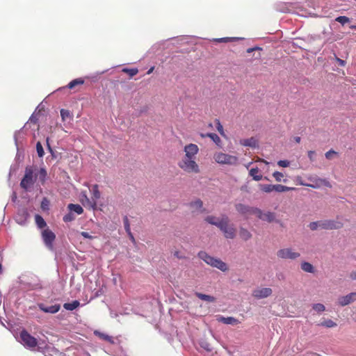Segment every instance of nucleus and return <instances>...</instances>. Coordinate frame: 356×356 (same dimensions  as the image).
<instances>
[{
    "instance_id": "obj_32",
    "label": "nucleus",
    "mask_w": 356,
    "mask_h": 356,
    "mask_svg": "<svg viewBox=\"0 0 356 356\" xmlns=\"http://www.w3.org/2000/svg\"><path fill=\"white\" fill-rule=\"evenodd\" d=\"M319 326L325 327H334L337 326V323L331 319H326L318 324Z\"/></svg>"
},
{
    "instance_id": "obj_49",
    "label": "nucleus",
    "mask_w": 356,
    "mask_h": 356,
    "mask_svg": "<svg viewBox=\"0 0 356 356\" xmlns=\"http://www.w3.org/2000/svg\"><path fill=\"white\" fill-rule=\"evenodd\" d=\"M200 346H201V347H202V348H204V350H206L207 351L210 352V351H211V350H212V348H211V345H210L209 343L206 342V341H203V342H202V343H201V344H200Z\"/></svg>"
},
{
    "instance_id": "obj_51",
    "label": "nucleus",
    "mask_w": 356,
    "mask_h": 356,
    "mask_svg": "<svg viewBox=\"0 0 356 356\" xmlns=\"http://www.w3.org/2000/svg\"><path fill=\"white\" fill-rule=\"evenodd\" d=\"M60 115L63 118V120H65L66 118H67L70 115L69 111L62 109L60 111Z\"/></svg>"
},
{
    "instance_id": "obj_11",
    "label": "nucleus",
    "mask_w": 356,
    "mask_h": 356,
    "mask_svg": "<svg viewBox=\"0 0 356 356\" xmlns=\"http://www.w3.org/2000/svg\"><path fill=\"white\" fill-rule=\"evenodd\" d=\"M356 300V292L350 293L346 296H339L337 304L341 307L348 305Z\"/></svg>"
},
{
    "instance_id": "obj_42",
    "label": "nucleus",
    "mask_w": 356,
    "mask_h": 356,
    "mask_svg": "<svg viewBox=\"0 0 356 356\" xmlns=\"http://www.w3.org/2000/svg\"><path fill=\"white\" fill-rule=\"evenodd\" d=\"M74 218H75L74 214L72 211H69V213L65 214L63 216V221L65 222H71V221L74 220Z\"/></svg>"
},
{
    "instance_id": "obj_22",
    "label": "nucleus",
    "mask_w": 356,
    "mask_h": 356,
    "mask_svg": "<svg viewBox=\"0 0 356 356\" xmlns=\"http://www.w3.org/2000/svg\"><path fill=\"white\" fill-rule=\"evenodd\" d=\"M190 207L192 209L193 211L197 212H203V202L200 200L197 199L195 201H193L190 203Z\"/></svg>"
},
{
    "instance_id": "obj_64",
    "label": "nucleus",
    "mask_w": 356,
    "mask_h": 356,
    "mask_svg": "<svg viewBox=\"0 0 356 356\" xmlns=\"http://www.w3.org/2000/svg\"><path fill=\"white\" fill-rule=\"evenodd\" d=\"M154 69V67H152L151 68H149V70L147 71V74H150L153 72Z\"/></svg>"
},
{
    "instance_id": "obj_36",
    "label": "nucleus",
    "mask_w": 356,
    "mask_h": 356,
    "mask_svg": "<svg viewBox=\"0 0 356 356\" xmlns=\"http://www.w3.org/2000/svg\"><path fill=\"white\" fill-rule=\"evenodd\" d=\"M312 309L317 313H321L325 311V307L321 303H315L312 305Z\"/></svg>"
},
{
    "instance_id": "obj_45",
    "label": "nucleus",
    "mask_w": 356,
    "mask_h": 356,
    "mask_svg": "<svg viewBox=\"0 0 356 356\" xmlns=\"http://www.w3.org/2000/svg\"><path fill=\"white\" fill-rule=\"evenodd\" d=\"M335 20L342 25H344L345 24L350 22L349 18L346 16H339L337 17Z\"/></svg>"
},
{
    "instance_id": "obj_14",
    "label": "nucleus",
    "mask_w": 356,
    "mask_h": 356,
    "mask_svg": "<svg viewBox=\"0 0 356 356\" xmlns=\"http://www.w3.org/2000/svg\"><path fill=\"white\" fill-rule=\"evenodd\" d=\"M273 293L270 288H257L252 291V296L257 299L266 298L270 296Z\"/></svg>"
},
{
    "instance_id": "obj_43",
    "label": "nucleus",
    "mask_w": 356,
    "mask_h": 356,
    "mask_svg": "<svg viewBox=\"0 0 356 356\" xmlns=\"http://www.w3.org/2000/svg\"><path fill=\"white\" fill-rule=\"evenodd\" d=\"M36 151L39 157H42L44 154L43 147L40 142L36 143Z\"/></svg>"
},
{
    "instance_id": "obj_15",
    "label": "nucleus",
    "mask_w": 356,
    "mask_h": 356,
    "mask_svg": "<svg viewBox=\"0 0 356 356\" xmlns=\"http://www.w3.org/2000/svg\"><path fill=\"white\" fill-rule=\"evenodd\" d=\"M85 81L83 78H78L70 81L67 86H63L57 89L56 92L65 91L67 89L74 90L76 88L81 86L84 83Z\"/></svg>"
},
{
    "instance_id": "obj_25",
    "label": "nucleus",
    "mask_w": 356,
    "mask_h": 356,
    "mask_svg": "<svg viewBox=\"0 0 356 356\" xmlns=\"http://www.w3.org/2000/svg\"><path fill=\"white\" fill-rule=\"evenodd\" d=\"M94 334L102 340L106 341L109 342L110 343H114V340H113V337L105 334V333L95 330L94 332Z\"/></svg>"
},
{
    "instance_id": "obj_23",
    "label": "nucleus",
    "mask_w": 356,
    "mask_h": 356,
    "mask_svg": "<svg viewBox=\"0 0 356 356\" xmlns=\"http://www.w3.org/2000/svg\"><path fill=\"white\" fill-rule=\"evenodd\" d=\"M300 268L305 273H314L315 272L314 266L307 261H302L300 264Z\"/></svg>"
},
{
    "instance_id": "obj_2",
    "label": "nucleus",
    "mask_w": 356,
    "mask_h": 356,
    "mask_svg": "<svg viewBox=\"0 0 356 356\" xmlns=\"http://www.w3.org/2000/svg\"><path fill=\"white\" fill-rule=\"evenodd\" d=\"M198 257L204 261L207 264L216 268L222 272H226L229 268L227 264L221 259L209 255L204 251H200L197 254Z\"/></svg>"
},
{
    "instance_id": "obj_4",
    "label": "nucleus",
    "mask_w": 356,
    "mask_h": 356,
    "mask_svg": "<svg viewBox=\"0 0 356 356\" xmlns=\"http://www.w3.org/2000/svg\"><path fill=\"white\" fill-rule=\"evenodd\" d=\"M19 340L26 348L31 350L36 347L38 348V346H41L40 343H38L36 339L26 330H22L20 332Z\"/></svg>"
},
{
    "instance_id": "obj_62",
    "label": "nucleus",
    "mask_w": 356,
    "mask_h": 356,
    "mask_svg": "<svg viewBox=\"0 0 356 356\" xmlns=\"http://www.w3.org/2000/svg\"><path fill=\"white\" fill-rule=\"evenodd\" d=\"M16 199H17V194H16V193L13 192V195H12V200L13 202H15Z\"/></svg>"
},
{
    "instance_id": "obj_40",
    "label": "nucleus",
    "mask_w": 356,
    "mask_h": 356,
    "mask_svg": "<svg viewBox=\"0 0 356 356\" xmlns=\"http://www.w3.org/2000/svg\"><path fill=\"white\" fill-rule=\"evenodd\" d=\"M122 72L128 74L130 77H133L138 74V70L137 68H124Z\"/></svg>"
},
{
    "instance_id": "obj_53",
    "label": "nucleus",
    "mask_w": 356,
    "mask_h": 356,
    "mask_svg": "<svg viewBox=\"0 0 356 356\" xmlns=\"http://www.w3.org/2000/svg\"><path fill=\"white\" fill-rule=\"evenodd\" d=\"M234 38H221L215 39V40L218 42H229V41L232 40Z\"/></svg>"
},
{
    "instance_id": "obj_59",
    "label": "nucleus",
    "mask_w": 356,
    "mask_h": 356,
    "mask_svg": "<svg viewBox=\"0 0 356 356\" xmlns=\"http://www.w3.org/2000/svg\"><path fill=\"white\" fill-rule=\"evenodd\" d=\"M304 356H322L321 355L316 353H306L304 355Z\"/></svg>"
},
{
    "instance_id": "obj_24",
    "label": "nucleus",
    "mask_w": 356,
    "mask_h": 356,
    "mask_svg": "<svg viewBox=\"0 0 356 356\" xmlns=\"http://www.w3.org/2000/svg\"><path fill=\"white\" fill-rule=\"evenodd\" d=\"M69 211H72L74 214L80 215L83 213V209L79 204H69L67 206Z\"/></svg>"
},
{
    "instance_id": "obj_31",
    "label": "nucleus",
    "mask_w": 356,
    "mask_h": 356,
    "mask_svg": "<svg viewBox=\"0 0 356 356\" xmlns=\"http://www.w3.org/2000/svg\"><path fill=\"white\" fill-rule=\"evenodd\" d=\"M293 190H295V188L292 187H289L281 184L274 185V191H275L276 192L282 193Z\"/></svg>"
},
{
    "instance_id": "obj_41",
    "label": "nucleus",
    "mask_w": 356,
    "mask_h": 356,
    "mask_svg": "<svg viewBox=\"0 0 356 356\" xmlns=\"http://www.w3.org/2000/svg\"><path fill=\"white\" fill-rule=\"evenodd\" d=\"M260 188L266 193H270L273 191H274V185H272V184L260 185Z\"/></svg>"
},
{
    "instance_id": "obj_50",
    "label": "nucleus",
    "mask_w": 356,
    "mask_h": 356,
    "mask_svg": "<svg viewBox=\"0 0 356 356\" xmlns=\"http://www.w3.org/2000/svg\"><path fill=\"white\" fill-rule=\"evenodd\" d=\"M290 162L287 160H280L277 162V165L282 168H286L289 165Z\"/></svg>"
},
{
    "instance_id": "obj_33",
    "label": "nucleus",
    "mask_w": 356,
    "mask_h": 356,
    "mask_svg": "<svg viewBox=\"0 0 356 356\" xmlns=\"http://www.w3.org/2000/svg\"><path fill=\"white\" fill-rule=\"evenodd\" d=\"M35 220L37 226L40 229L44 227L47 225L43 218L38 214L35 216Z\"/></svg>"
},
{
    "instance_id": "obj_12",
    "label": "nucleus",
    "mask_w": 356,
    "mask_h": 356,
    "mask_svg": "<svg viewBox=\"0 0 356 356\" xmlns=\"http://www.w3.org/2000/svg\"><path fill=\"white\" fill-rule=\"evenodd\" d=\"M38 351L42 352L44 356H66L51 346H38Z\"/></svg>"
},
{
    "instance_id": "obj_37",
    "label": "nucleus",
    "mask_w": 356,
    "mask_h": 356,
    "mask_svg": "<svg viewBox=\"0 0 356 356\" xmlns=\"http://www.w3.org/2000/svg\"><path fill=\"white\" fill-rule=\"evenodd\" d=\"M337 156H338V152L333 149H330L325 154V158L328 160H332Z\"/></svg>"
},
{
    "instance_id": "obj_16",
    "label": "nucleus",
    "mask_w": 356,
    "mask_h": 356,
    "mask_svg": "<svg viewBox=\"0 0 356 356\" xmlns=\"http://www.w3.org/2000/svg\"><path fill=\"white\" fill-rule=\"evenodd\" d=\"M29 216V214L26 210L20 209L18 211L16 215L15 221L17 222V224L20 225H25L27 222Z\"/></svg>"
},
{
    "instance_id": "obj_57",
    "label": "nucleus",
    "mask_w": 356,
    "mask_h": 356,
    "mask_svg": "<svg viewBox=\"0 0 356 356\" xmlns=\"http://www.w3.org/2000/svg\"><path fill=\"white\" fill-rule=\"evenodd\" d=\"M29 121L32 123H36L38 121V118L35 116H34V115H32L29 118Z\"/></svg>"
},
{
    "instance_id": "obj_35",
    "label": "nucleus",
    "mask_w": 356,
    "mask_h": 356,
    "mask_svg": "<svg viewBox=\"0 0 356 356\" xmlns=\"http://www.w3.org/2000/svg\"><path fill=\"white\" fill-rule=\"evenodd\" d=\"M201 136L202 137H209L216 144H219L221 141L220 137L216 134L214 133H209L207 134V135L202 134Z\"/></svg>"
},
{
    "instance_id": "obj_48",
    "label": "nucleus",
    "mask_w": 356,
    "mask_h": 356,
    "mask_svg": "<svg viewBox=\"0 0 356 356\" xmlns=\"http://www.w3.org/2000/svg\"><path fill=\"white\" fill-rule=\"evenodd\" d=\"M316 153L315 151L309 150L307 152V156L311 162H314L316 160Z\"/></svg>"
},
{
    "instance_id": "obj_3",
    "label": "nucleus",
    "mask_w": 356,
    "mask_h": 356,
    "mask_svg": "<svg viewBox=\"0 0 356 356\" xmlns=\"http://www.w3.org/2000/svg\"><path fill=\"white\" fill-rule=\"evenodd\" d=\"M213 159L216 163L222 165H235L238 161L237 156L222 152L216 153L213 155Z\"/></svg>"
},
{
    "instance_id": "obj_1",
    "label": "nucleus",
    "mask_w": 356,
    "mask_h": 356,
    "mask_svg": "<svg viewBox=\"0 0 356 356\" xmlns=\"http://www.w3.org/2000/svg\"><path fill=\"white\" fill-rule=\"evenodd\" d=\"M199 150L198 146L195 144L186 145L183 149L184 154L177 163L179 168L186 173H200V168L196 161Z\"/></svg>"
},
{
    "instance_id": "obj_30",
    "label": "nucleus",
    "mask_w": 356,
    "mask_h": 356,
    "mask_svg": "<svg viewBox=\"0 0 356 356\" xmlns=\"http://www.w3.org/2000/svg\"><path fill=\"white\" fill-rule=\"evenodd\" d=\"M259 171V170L258 168H252L249 172L250 175L255 181H260L263 177L261 175L258 174Z\"/></svg>"
},
{
    "instance_id": "obj_7",
    "label": "nucleus",
    "mask_w": 356,
    "mask_h": 356,
    "mask_svg": "<svg viewBox=\"0 0 356 356\" xmlns=\"http://www.w3.org/2000/svg\"><path fill=\"white\" fill-rule=\"evenodd\" d=\"M308 179L312 181L311 184H307L305 182H300V184L305 186L311 187L313 188H318L322 186H325L328 188H331L332 185L329 181L326 179H322L318 177H309Z\"/></svg>"
},
{
    "instance_id": "obj_18",
    "label": "nucleus",
    "mask_w": 356,
    "mask_h": 356,
    "mask_svg": "<svg viewBox=\"0 0 356 356\" xmlns=\"http://www.w3.org/2000/svg\"><path fill=\"white\" fill-rule=\"evenodd\" d=\"M204 220L209 224L216 226L218 228H220L222 222H224V215L220 217H216L214 216H207Z\"/></svg>"
},
{
    "instance_id": "obj_60",
    "label": "nucleus",
    "mask_w": 356,
    "mask_h": 356,
    "mask_svg": "<svg viewBox=\"0 0 356 356\" xmlns=\"http://www.w3.org/2000/svg\"><path fill=\"white\" fill-rule=\"evenodd\" d=\"M130 240L131 241L132 243H136V240H135V238L134 237L131 232H129V233H127Z\"/></svg>"
},
{
    "instance_id": "obj_63",
    "label": "nucleus",
    "mask_w": 356,
    "mask_h": 356,
    "mask_svg": "<svg viewBox=\"0 0 356 356\" xmlns=\"http://www.w3.org/2000/svg\"><path fill=\"white\" fill-rule=\"evenodd\" d=\"M294 140H295L296 143H299L300 142V137H299V136H296V137L294 138Z\"/></svg>"
},
{
    "instance_id": "obj_46",
    "label": "nucleus",
    "mask_w": 356,
    "mask_h": 356,
    "mask_svg": "<svg viewBox=\"0 0 356 356\" xmlns=\"http://www.w3.org/2000/svg\"><path fill=\"white\" fill-rule=\"evenodd\" d=\"M124 229L127 233L131 232L130 224L127 216H124L123 218Z\"/></svg>"
},
{
    "instance_id": "obj_21",
    "label": "nucleus",
    "mask_w": 356,
    "mask_h": 356,
    "mask_svg": "<svg viewBox=\"0 0 356 356\" xmlns=\"http://www.w3.org/2000/svg\"><path fill=\"white\" fill-rule=\"evenodd\" d=\"M239 143L245 147H256L257 146V140L254 137L247 139H241L240 140Z\"/></svg>"
},
{
    "instance_id": "obj_26",
    "label": "nucleus",
    "mask_w": 356,
    "mask_h": 356,
    "mask_svg": "<svg viewBox=\"0 0 356 356\" xmlns=\"http://www.w3.org/2000/svg\"><path fill=\"white\" fill-rule=\"evenodd\" d=\"M261 220L266 221L268 222H272L275 221V213L271 211H266L264 213Z\"/></svg>"
},
{
    "instance_id": "obj_28",
    "label": "nucleus",
    "mask_w": 356,
    "mask_h": 356,
    "mask_svg": "<svg viewBox=\"0 0 356 356\" xmlns=\"http://www.w3.org/2000/svg\"><path fill=\"white\" fill-rule=\"evenodd\" d=\"M195 296L199 298L200 299L209 302H214L216 301V298L213 296L203 294L201 293L196 292Z\"/></svg>"
},
{
    "instance_id": "obj_6",
    "label": "nucleus",
    "mask_w": 356,
    "mask_h": 356,
    "mask_svg": "<svg viewBox=\"0 0 356 356\" xmlns=\"http://www.w3.org/2000/svg\"><path fill=\"white\" fill-rule=\"evenodd\" d=\"M229 218L227 216L224 215V222H222L219 229L223 233L226 238L233 239L236 236V229L232 225H229Z\"/></svg>"
},
{
    "instance_id": "obj_52",
    "label": "nucleus",
    "mask_w": 356,
    "mask_h": 356,
    "mask_svg": "<svg viewBox=\"0 0 356 356\" xmlns=\"http://www.w3.org/2000/svg\"><path fill=\"white\" fill-rule=\"evenodd\" d=\"M174 256L176 257L177 258L179 259H185L186 258L185 255L184 254L181 253L179 251H175L174 252Z\"/></svg>"
},
{
    "instance_id": "obj_61",
    "label": "nucleus",
    "mask_w": 356,
    "mask_h": 356,
    "mask_svg": "<svg viewBox=\"0 0 356 356\" xmlns=\"http://www.w3.org/2000/svg\"><path fill=\"white\" fill-rule=\"evenodd\" d=\"M81 235L83 236L85 238H89V233L87 232H81Z\"/></svg>"
},
{
    "instance_id": "obj_10",
    "label": "nucleus",
    "mask_w": 356,
    "mask_h": 356,
    "mask_svg": "<svg viewBox=\"0 0 356 356\" xmlns=\"http://www.w3.org/2000/svg\"><path fill=\"white\" fill-rule=\"evenodd\" d=\"M42 237L45 245L49 250H53V242L56 238L54 233L49 229H46L42 232Z\"/></svg>"
},
{
    "instance_id": "obj_47",
    "label": "nucleus",
    "mask_w": 356,
    "mask_h": 356,
    "mask_svg": "<svg viewBox=\"0 0 356 356\" xmlns=\"http://www.w3.org/2000/svg\"><path fill=\"white\" fill-rule=\"evenodd\" d=\"M273 177L277 181H281L284 177V175L282 172L275 171L273 173Z\"/></svg>"
},
{
    "instance_id": "obj_17",
    "label": "nucleus",
    "mask_w": 356,
    "mask_h": 356,
    "mask_svg": "<svg viewBox=\"0 0 356 356\" xmlns=\"http://www.w3.org/2000/svg\"><path fill=\"white\" fill-rule=\"evenodd\" d=\"M38 306L41 311L49 314H56L60 310V305L58 304L47 306L43 303H40L38 305Z\"/></svg>"
},
{
    "instance_id": "obj_34",
    "label": "nucleus",
    "mask_w": 356,
    "mask_h": 356,
    "mask_svg": "<svg viewBox=\"0 0 356 356\" xmlns=\"http://www.w3.org/2000/svg\"><path fill=\"white\" fill-rule=\"evenodd\" d=\"M47 172L45 168H41L38 172L39 181L43 184L47 179Z\"/></svg>"
},
{
    "instance_id": "obj_9",
    "label": "nucleus",
    "mask_w": 356,
    "mask_h": 356,
    "mask_svg": "<svg viewBox=\"0 0 356 356\" xmlns=\"http://www.w3.org/2000/svg\"><path fill=\"white\" fill-rule=\"evenodd\" d=\"M103 206L101 200V192L99 190L98 185L95 184L92 187V201H90V208L93 210L100 209V207Z\"/></svg>"
},
{
    "instance_id": "obj_44",
    "label": "nucleus",
    "mask_w": 356,
    "mask_h": 356,
    "mask_svg": "<svg viewBox=\"0 0 356 356\" xmlns=\"http://www.w3.org/2000/svg\"><path fill=\"white\" fill-rule=\"evenodd\" d=\"M49 201L47 197H44L41 202V208L42 210L46 211L49 209Z\"/></svg>"
},
{
    "instance_id": "obj_27",
    "label": "nucleus",
    "mask_w": 356,
    "mask_h": 356,
    "mask_svg": "<svg viewBox=\"0 0 356 356\" xmlns=\"http://www.w3.org/2000/svg\"><path fill=\"white\" fill-rule=\"evenodd\" d=\"M239 235H240V237L243 241H245L250 239L252 237V234L247 229L243 228V227L240 228Z\"/></svg>"
},
{
    "instance_id": "obj_56",
    "label": "nucleus",
    "mask_w": 356,
    "mask_h": 356,
    "mask_svg": "<svg viewBox=\"0 0 356 356\" xmlns=\"http://www.w3.org/2000/svg\"><path fill=\"white\" fill-rule=\"evenodd\" d=\"M350 277L353 280H356V270H355L352 271V272L350 273Z\"/></svg>"
},
{
    "instance_id": "obj_55",
    "label": "nucleus",
    "mask_w": 356,
    "mask_h": 356,
    "mask_svg": "<svg viewBox=\"0 0 356 356\" xmlns=\"http://www.w3.org/2000/svg\"><path fill=\"white\" fill-rule=\"evenodd\" d=\"M254 50H261V48H260L259 47H254L249 48V49H247V52L248 53H251V52H252Z\"/></svg>"
},
{
    "instance_id": "obj_20",
    "label": "nucleus",
    "mask_w": 356,
    "mask_h": 356,
    "mask_svg": "<svg viewBox=\"0 0 356 356\" xmlns=\"http://www.w3.org/2000/svg\"><path fill=\"white\" fill-rule=\"evenodd\" d=\"M235 208L238 213L243 215L251 214L252 209V207L241 203L236 204Z\"/></svg>"
},
{
    "instance_id": "obj_13",
    "label": "nucleus",
    "mask_w": 356,
    "mask_h": 356,
    "mask_svg": "<svg viewBox=\"0 0 356 356\" xmlns=\"http://www.w3.org/2000/svg\"><path fill=\"white\" fill-rule=\"evenodd\" d=\"M321 221V229H339L343 227V223L334 220H324Z\"/></svg>"
},
{
    "instance_id": "obj_39",
    "label": "nucleus",
    "mask_w": 356,
    "mask_h": 356,
    "mask_svg": "<svg viewBox=\"0 0 356 356\" xmlns=\"http://www.w3.org/2000/svg\"><path fill=\"white\" fill-rule=\"evenodd\" d=\"M309 227L311 230L314 231L318 229H321V221L312 222L309 225Z\"/></svg>"
},
{
    "instance_id": "obj_38",
    "label": "nucleus",
    "mask_w": 356,
    "mask_h": 356,
    "mask_svg": "<svg viewBox=\"0 0 356 356\" xmlns=\"http://www.w3.org/2000/svg\"><path fill=\"white\" fill-rule=\"evenodd\" d=\"M264 211L257 207H252L251 214L255 215L258 218L261 220Z\"/></svg>"
},
{
    "instance_id": "obj_29",
    "label": "nucleus",
    "mask_w": 356,
    "mask_h": 356,
    "mask_svg": "<svg viewBox=\"0 0 356 356\" xmlns=\"http://www.w3.org/2000/svg\"><path fill=\"white\" fill-rule=\"evenodd\" d=\"M80 305V302L78 300H74L71 302H66L63 305V307L66 310L73 311Z\"/></svg>"
},
{
    "instance_id": "obj_58",
    "label": "nucleus",
    "mask_w": 356,
    "mask_h": 356,
    "mask_svg": "<svg viewBox=\"0 0 356 356\" xmlns=\"http://www.w3.org/2000/svg\"><path fill=\"white\" fill-rule=\"evenodd\" d=\"M336 59H337V63H339V65L340 66H344L345 65L346 62L343 60H342L341 58H337Z\"/></svg>"
},
{
    "instance_id": "obj_54",
    "label": "nucleus",
    "mask_w": 356,
    "mask_h": 356,
    "mask_svg": "<svg viewBox=\"0 0 356 356\" xmlns=\"http://www.w3.org/2000/svg\"><path fill=\"white\" fill-rule=\"evenodd\" d=\"M217 130L221 135L224 134L222 125L219 122L217 124Z\"/></svg>"
},
{
    "instance_id": "obj_19",
    "label": "nucleus",
    "mask_w": 356,
    "mask_h": 356,
    "mask_svg": "<svg viewBox=\"0 0 356 356\" xmlns=\"http://www.w3.org/2000/svg\"><path fill=\"white\" fill-rule=\"evenodd\" d=\"M216 320L218 322L222 323L226 325H237L240 323L238 319L235 318L234 317H232V316L224 317L222 316L219 315V316H216Z\"/></svg>"
},
{
    "instance_id": "obj_8",
    "label": "nucleus",
    "mask_w": 356,
    "mask_h": 356,
    "mask_svg": "<svg viewBox=\"0 0 356 356\" xmlns=\"http://www.w3.org/2000/svg\"><path fill=\"white\" fill-rule=\"evenodd\" d=\"M277 256L282 259L295 260L300 257V254L291 248H286L280 249L277 252Z\"/></svg>"
},
{
    "instance_id": "obj_5",
    "label": "nucleus",
    "mask_w": 356,
    "mask_h": 356,
    "mask_svg": "<svg viewBox=\"0 0 356 356\" xmlns=\"http://www.w3.org/2000/svg\"><path fill=\"white\" fill-rule=\"evenodd\" d=\"M35 179L33 168L28 166L25 169L24 176L20 182V186L25 191H28L33 185Z\"/></svg>"
}]
</instances>
